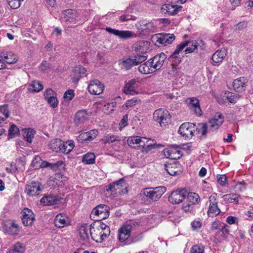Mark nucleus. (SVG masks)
I'll use <instances>...</instances> for the list:
<instances>
[{"label": "nucleus", "mask_w": 253, "mask_h": 253, "mask_svg": "<svg viewBox=\"0 0 253 253\" xmlns=\"http://www.w3.org/2000/svg\"><path fill=\"white\" fill-rule=\"evenodd\" d=\"M140 101V99L134 98L133 99L127 100L126 103L125 104V106L126 108L132 107L133 106H135L136 104L139 103Z\"/></svg>", "instance_id": "6e6d98bb"}, {"label": "nucleus", "mask_w": 253, "mask_h": 253, "mask_svg": "<svg viewBox=\"0 0 253 253\" xmlns=\"http://www.w3.org/2000/svg\"><path fill=\"white\" fill-rule=\"evenodd\" d=\"M139 81L137 79H131L126 83L123 92L126 94L135 95L139 93Z\"/></svg>", "instance_id": "1a4fd4ad"}, {"label": "nucleus", "mask_w": 253, "mask_h": 253, "mask_svg": "<svg viewBox=\"0 0 253 253\" xmlns=\"http://www.w3.org/2000/svg\"><path fill=\"white\" fill-rule=\"evenodd\" d=\"M35 220V217L33 211L28 208H25L22 211V220L23 223L27 226L32 225Z\"/></svg>", "instance_id": "f3484780"}, {"label": "nucleus", "mask_w": 253, "mask_h": 253, "mask_svg": "<svg viewBox=\"0 0 253 253\" xmlns=\"http://www.w3.org/2000/svg\"><path fill=\"white\" fill-rule=\"evenodd\" d=\"M74 91L72 89H68L64 94V98L68 100H71L74 97Z\"/></svg>", "instance_id": "bf43d9fd"}, {"label": "nucleus", "mask_w": 253, "mask_h": 253, "mask_svg": "<svg viewBox=\"0 0 253 253\" xmlns=\"http://www.w3.org/2000/svg\"><path fill=\"white\" fill-rule=\"evenodd\" d=\"M222 198L224 201L228 203H234L236 204L239 203V199H241L240 195L236 193L225 194L223 195Z\"/></svg>", "instance_id": "473e14b6"}, {"label": "nucleus", "mask_w": 253, "mask_h": 253, "mask_svg": "<svg viewBox=\"0 0 253 253\" xmlns=\"http://www.w3.org/2000/svg\"><path fill=\"white\" fill-rule=\"evenodd\" d=\"M108 207L106 205H99L93 209L92 211V215L96 216L102 212L104 210H108Z\"/></svg>", "instance_id": "09e8293b"}, {"label": "nucleus", "mask_w": 253, "mask_h": 253, "mask_svg": "<svg viewBox=\"0 0 253 253\" xmlns=\"http://www.w3.org/2000/svg\"><path fill=\"white\" fill-rule=\"evenodd\" d=\"M63 141L60 139L52 140L48 144L49 149L55 152H60Z\"/></svg>", "instance_id": "c756f323"}, {"label": "nucleus", "mask_w": 253, "mask_h": 253, "mask_svg": "<svg viewBox=\"0 0 253 253\" xmlns=\"http://www.w3.org/2000/svg\"><path fill=\"white\" fill-rule=\"evenodd\" d=\"M89 233L92 239L97 243H101L107 236H103V232L99 231L97 227L94 228L92 224L89 226Z\"/></svg>", "instance_id": "6ab92c4d"}, {"label": "nucleus", "mask_w": 253, "mask_h": 253, "mask_svg": "<svg viewBox=\"0 0 253 253\" xmlns=\"http://www.w3.org/2000/svg\"><path fill=\"white\" fill-rule=\"evenodd\" d=\"M209 207L208 214L210 217H214L218 215L220 210L217 206V194L212 193L209 198Z\"/></svg>", "instance_id": "423d86ee"}, {"label": "nucleus", "mask_w": 253, "mask_h": 253, "mask_svg": "<svg viewBox=\"0 0 253 253\" xmlns=\"http://www.w3.org/2000/svg\"><path fill=\"white\" fill-rule=\"evenodd\" d=\"M89 227L88 228L84 226H81L79 230L81 238L84 241H87L89 239Z\"/></svg>", "instance_id": "49530a36"}, {"label": "nucleus", "mask_w": 253, "mask_h": 253, "mask_svg": "<svg viewBox=\"0 0 253 253\" xmlns=\"http://www.w3.org/2000/svg\"><path fill=\"white\" fill-rule=\"evenodd\" d=\"M225 100H227L231 103H235L240 98V95L231 92H227L224 94Z\"/></svg>", "instance_id": "4c0bfd02"}, {"label": "nucleus", "mask_w": 253, "mask_h": 253, "mask_svg": "<svg viewBox=\"0 0 253 253\" xmlns=\"http://www.w3.org/2000/svg\"><path fill=\"white\" fill-rule=\"evenodd\" d=\"M193 204L189 203L186 202L184 203L182 205V209L184 211H189L192 210Z\"/></svg>", "instance_id": "69168bd1"}, {"label": "nucleus", "mask_w": 253, "mask_h": 253, "mask_svg": "<svg viewBox=\"0 0 253 253\" xmlns=\"http://www.w3.org/2000/svg\"><path fill=\"white\" fill-rule=\"evenodd\" d=\"M86 72V69L82 66H76L73 70V76L72 82L77 84L82 76L84 75Z\"/></svg>", "instance_id": "a878e982"}, {"label": "nucleus", "mask_w": 253, "mask_h": 253, "mask_svg": "<svg viewBox=\"0 0 253 253\" xmlns=\"http://www.w3.org/2000/svg\"><path fill=\"white\" fill-rule=\"evenodd\" d=\"M74 146L73 141L69 140L65 142H63L60 152L66 154H68L73 150Z\"/></svg>", "instance_id": "f704fd0d"}, {"label": "nucleus", "mask_w": 253, "mask_h": 253, "mask_svg": "<svg viewBox=\"0 0 253 253\" xmlns=\"http://www.w3.org/2000/svg\"><path fill=\"white\" fill-rule=\"evenodd\" d=\"M132 226L131 225L126 224L123 225L118 231V239L120 242L127 244V240L130 236V232L132 230Z\"/></svg>", "instance_id": "9d476101"}, {"label": "nucleus", "mask_w": 253, "mask_h": 253, "mask_svg": "<svg viewBox=\"0 0 253 253\" xmlns=\"http://www.w3.org/2000/svg\"><path fill=\"white\" fill-rule=\"evenodd\" d=\"M40 186L39 182L32 181L26 185L25 192L30 196H38L41 191Z\"/></svg>", "instance_id": "2eb2a0df"}, {"label": "nucleus", "mask_w": 253, "mask_h": 253, "mask_svg": "<svg viewBox=\"0 0 253 253\" xmlns=\"http://www.w3.org/2000/svg\"><path fill=\"white\" fill-rule=\"evenodd\" d=\"M186 103L188 108L194 112V113L198 116L202 115V111L201 110L199 100L195 97H189L186 100Z\"/></svg>", "instance_id": "9b49d317"}, {"label": "nucleus", "mask_w": 253, "mask_h": 253, "mask_svg": "<svg viewBox=\"0 0 253 253\" xmlns=\"http://www.w3.org/2000/svg\"><path fill=\"white\" fill-rule=\"evenodd\" d=\"M103 141L104 143L106 144L107 143H113L115 141H121V138L119 136L109 134L104 137Z\"/></svg>", "instance_id": "79ce46f5"}, {"label": "nucleus", "mask_w": 253, "mask_h": 253, "mask_svg": "<svg viewBox=\"0 0 253 253\" xmlns=\"http://www.w3.org/2000/svg\"><path fill=\"white\" fill-rule=\"evenodd\" d=\"M119 65L121 68L125 71L129 70L134 66L132 58H126L120 61Z\"/></svg>", "instance_id": "7c9ffc66"}, {"label": "nucleus", "mask_w": 253, "mask_h": 253, "mask_svg": "<svg viewBox=\"0 0 253 253\" xmlns=\"http://www.w3.org/2000/svg\"><path fill=\"white\" fill-rule=\"evenodd\" d=\"M104 85L98 80L91 81L88 85V91L92 94H101L104 89Z\"/></svg>", "instance_id": "dca6fc26"}, {"label": "nucleus", "mask_w": 253, "mask_h": 253, "mask_svg": "<svg viewBox=\"0 0 253 253\" xmlns=\"http://www.w3.org/2000/svg\"><path fill=\"white\" fill-rule=\"evenodd\" d=\"M133 49L136 53L145 54L150 50V42L139 41L134 44Z\"/></svg>", "instance_id": "aec40b11"}, {"label": "nucleus", "mask_w": 253, "mask_h": 253, "mask_svg": "<svg viewBox=\"0 0 253 253\" xmlns=\"http://www.w3.org/2000/svg\"><path fill=\"white\" fill-rule=\"evenodd\" d=\"M187 194L185 189L172 191L169 197V201L172 204H177L183 201Z\"/></svg>", "instance_id": "0eeeda50"}, {"label": "nucleus", "mask_w": 253, "mask_h": 253, "mask_svg": "<svg viewBox=\"0 0 253 253\" xmlns=\"http://www.w3.org/2000/svg\"><path fill=\"white\" fill-rule=\"evenodd\" d=\"M24 248L22 244L17 242L15 243L12 249L9 250L7 253H24Z\"/></svg>", "instance_id": "de8ad7c7"}, {"label": "nucleus", "mask_w": 253, "mask_h": 253, "mask_svg": "<svg viewBox=\"0 0 253 253\" xmlns=\"http://www.w3.org/2000/svg\"><path fill=\"white\" fill-rule=\"evenodd\" d=\"M151 141V140H148L145 137L132 136L128 138L127 143L132 148L135 147L134 144H139L140 146L142 147V152L143 153H147L152 148H154V145Z\"/></svg>", "instance_id": "7ed1b4c3"}, {"label": "nucleus", "mask_w": 253, "mask_h": 253, "mask_svg": "<svg viewBox=\"0 0 253 253\" xmlns=\"http://www.w3.org/2000/svg\"><path fill=\"white\" fill-rule=\"evenodd\" d=\"M109 215V208H108V210H104V211L102 212L99 213V214H98L96 215L97 217V218H96L95 220H101L102 219H106L107 218Z\"/></svg>", "instance_id": "13d9d810"}, {"label": "nucleus", "mask_w": 253, "mask_h": 253, "mask_svg": "<svg viewBox=\"0 0 253 253\" xmlns=\"http://www.w3.org/2000/svg\"><path fill=\"white\" fill-rule=\"evenodd\" d=\"M166 188L163 186L153 188H145L140 193V197L144 200L157 201L166 192Z\"/></svg>", "instance_id": "f03ea898"}, {"label": "nucleus", "mask_w": 253, "mask_h": 253, "mask_svg": "<svg viewBox=\"0 0 253 253\" xmlns=\"http://www.w3.org/2000/svg\"><path fill=\"white\" fill-rule=\"evenodd\" d=\"M48 104L53 108H55L58 106V101L56 97V94L52 96L49 98L45 99Z\"/></svg>", "instance_id": "603ef678"}, {"label": "nucleus", "mask_w": 253, "mask_h": 253, "mask_svg": "<svg viewBox=\"0 0 253 253\" xmlns=\"http://www.w3.org/2000/svg\"><path fill=\"white\" fill-rule=\"evenodd\" d=\"M144 27H142V30H146L148 31H152L154 29V24L152 22H149L148 23H144L142 22Z\"/></svg>", "instance_id": "680f3d73"}, {"label": "nucleus", "mask_w": 253, "mask_h": 253, "mask_svg": "<svg viewBox=\"0 0 253 253\" xmlns=\"http://www.w3.org/2000/svg\"><path fill=\"white\" fill-rule=\"evenodd\" d=\"M171 116L169 111L164 108L156 110L153 113V119L161 127H165L170 122Z\"/></svg>", "instance_id": "39448f33"}, {"label": "nucleus", "mask_w": 253, "mask_h": 253, "mask_svg": "<svg viewBox=\"0 0 253 253\" xmlns=\"http://www.w3.org/2000/svg\"><path fill=\"white\" fill-rule=\"evenodd\" d=\"M235 187V188H238L240 192H242L246 189V184L245 182L243 181L242 182H238Z\"/></svg>", "instance_id": "338daca9"}, {"label": "nucleus", "mask_w": 253, "mask_h": 253, "mask_svg": "<svg viewBox=\"0 0 253 253\" xmlns=\"http://www.w3.org/2000/svg\"><path fill=\"white\" fill-rule=\"evenodd\" d=\"M184 42L187 43L186 46H189L185 49L184 51L186 54L194 52L195 51L197 50L198 46L199 45L198 41L194 40L187 41L185 42Z\"/></svg>", "instance_id": "c9c22d12"}, {"label": "nucleus", "mask_w": 253, "mask_h": 253, "mask_svg": "<svg viewBox=\"0 0 253 253\" xmlns=\"http://www.w3.org/2000/svg\"><path fill=\"white\" fill-rule=\"evenodd\" d=\"M70 221L66 214L63 213L58 214L54 219L55 226L59 228H63L69 224Z\"/></svg>", "instance_id": "b1692460"}, {"label": "nucleus", "mask_w": 253, "mask_h": 253, "mask_svg": "<svg viewBox=\"0 0 253 253\" xmlns=\"http://www.w3.org/2000/svg\"><path fill=\"white\" fill-rule=\"evenodd\" d=\"M95 156L93 153H87L83 158V162L86 164H92L95 162Z\"/></svg>", "instance_id": "c03bdc74"}, {"label": "nucleus", "mask_w": 253, "mask_h": 253, "mask_svg": "<svg viewBox=\"0 0 253 253\" xmlns=\"http://www.w3.org/2000/svg\"><path fill=\"white\" fill-rule=\"evenodd\" d=\"M175 36L173 34H165L160 37L157 40L161 44L166 45L170 44L174 40Z\"/></svg>", "instance_id": "2f4dec72"}, {"label": "nucleus", "mask_w": 253, "mask_h": 253, "mask_svg": "<svg viewBox=\"0 0 253 253\" xmlns=\"http://www.w3.org/2000/svg\"><path fill=\"white\" fill-rule=\"evenodd\" d=\"M43 88V85L39 81H34L29 85V89L34 92H39Z\"/></svg>", "instance_id": "37998d69"}, {"label": "nucleus", "mask_w": 253, "mask_h": 253, "mask_svg": "<svg viewBox=\"0 0 253 253\" xmlns=\"http://www.w3.org/2000/svg\"><path fill=\"white\" fill-rule=\"evenodd\" d=\"M166 58V55L162 52L149 59L155 72L161 68Z\"/></svg>", "instance_id": "f8f14e48"}, {"label": "nucleus", "mask_w": 253, "mask_h": 253, "mask_svg": "<svg viewBox=\"0 0 253 253\" xmlns=\"http://www.w3.org/2000/svg\"><path fill=\"white\" fill-rule=\"evenodd\" d=\"M205 247L202 245H195L192 246L190 250V253H203Z\"/></svg>", "instance_id": "864d4df0"}, {"label": "nucleus", "mask_w": 253, "mask_h": 253, "mask_svg": "<svg viewBox=\"0 0 253 253\" xmlns=\"http://www.w3.org/2000/svg\"><path fill=\"white\" fill-rule=\"evenodd\" d=\"M226 55V50L225 49L217 50L211 57L212 64L213 66H218L223 61Z\"/></svg>", "instance_id": "a211bd4d"}, {"label": "nucleus", "mask_w": 253, "mask_h": 253, "mask_svg": "<svg viewBox=\"0 0 253 253\" xmlns=\"http://www.w3.org/2000/svg\"><path fill=\"white\" fill-rule=\"evenodd\" d=\"M247 80L245 77H240L234 80L233 82V87L238 92H242L245 90L246 84Z\"/></svg>", "instance_id": "393cba45"}, {"label": "nucleus", "mask_w": 253, "mask_h": 253, "mask_svg": "<svg viewBox=\"0 0 253 253\" xmlns=\"http://www.w3.org/2000/svg\"><path fill=\"white\" fill-rule=\"evenodd\" d=\"M56 93L51 88L46 89L44 93V97L45 100L49 98L52 96L56 95Z\"/></svg>", "instance_id": "e2e57ef3"}, {"label": "nucleus", "mask_w": 253, "mask_h": 253, "mask_svg": "<svg viewBox=\"0 0 253 253\" xmlns=\"http://www.w3.org/2000/svg\"><path fill=\"white\" fill-rule=\"evenodd\" d=\"M125 182L123 179H121L119 180L115 181L109 185L106 186V191H110L111 194L115 195L117 193H123L122 189L124 186H125Z\"/></svg>", "instance_id": "ddd939ff"}, {"label": "nucleus", "mask_w": 253, "mask_h": 253, "mask_svg": "<svg viewBox=\"0 0 253 253\" xmlns=\"http://www.w3.org/2000/svg\"><path fill=\"white\" fill-rule=\"evenodd\" d=\"M182 9V6L181 5L165 4L162 6L161 12L163 14L174 15L181 11Z\"/></svg>", "instance_id": "4468645a"}, {"label": "nucleus", "mask_w": 253, "mask_h": 253, "mask_svg": "<svg viewBox=\"0 0 253 253\" xmlns=\"http://www.w3.org/2000/svg\"><path fill=\"white\" fill-rule=\"evenodd\" d=\"M61 198L55 195H46L41 199V203L44 206L57 205L61 202Z\"/></svg>", "instance_id": "5701e85b"}, {"label": "nucleus", "mask_w": 253, "mask_h": 253, "mask_svg": "<svg viewBox=\"0 0 253 253\" xmlns=\"http://www.w3.org/2000/svg\"><path fill=\"white\" fill-rule=\"evenodd\" d=\"M187 199L189 203L195 205L198 204L200 201V198L199 195L196 193L190 192L187 194Z\"/></svg>", "instance_id": "58836bf2"}, {"label": "nucleus", "mask_w": 253, "mask_h": 253, "mask_svg": "<svg viewBox=\"0 0 253 253\" xmlns=\"http://www.w3.org/2000/svg\"><path fill=\"white\" fill-rule=\"evenodd\" d=\"M138 70L141 74H148L155 72L149 60L140 65L138 67Z\"/></svg>", "instance_id": "cd10ccee"}, {"label": "nucleus", "mask_w": 253, "mask_h": 253, "mask_svg": "<svg viewBox=\"0 0 253 253\" xmlns=\"http://www.w3.org/2000/svg\"><path fill=\"white\" fill-rule=\"evenodd\" d=\"M106 31L108 33L118 37L120 39H126L132 37L133 33L130 31H120L112 29L110 27H107Z\"/></svg>", "instance_id": "4be33fe9"}, {"label": "nucleus", "mask_w": 253, "mask_h": 253, "mask_svg": "<svg viewBox=\"0 0 253 253\" xmlns=\"http://www.w3.org/2000/svg\"><path fill=\"white\" fill-rule=\"evenodd\" d=\"M147 58V57L144 54H140V53H137V54L134 56V58H132V60L134 62V66L138 64H141L144 62Z\"/></svg>", "instance_id": "a18cd8bd"}, {"label": "nucleus", "mask_w": 253, "mask_h": 253, "mask_svg": "<svg viewBox=\"0 0 253 253\" xmlns=\"http://www.w3.org/2000/svg\"><path fill=\"white\" fill-rule=\"evenodd\" d=\"M24 139L29 143H32L35 131L30 128H24L22 130Z\"/></svg>", "instance_id": "72a5a7b5"}, {"label": "nucleus", "mask_w": 253, "mask_h": 253, "mask_svg": "<svg viewBox=\"0 0 253 253\" xmlns=\"http://www.w3.org/2000/svg\"><path fill=\"white\" fill-rule=\"evenodd\" d=\"M218 182L221 185L224 186L227 181V177L225 175L218 174L216 176Z\"/></svg>", "instance_id": "052dcab7"}, {"label": "nucleus", "mask_w": 253, "mask_h": 253, "mask_svg": "<svg viewBox=\"0 0 253 253\" xmlns=\"http://www.w3.org/2000/svg\"><path fill=\"white\" fill-rule=\"evenodd\" d=\"M187 43V42H182L178 44L175 50L170 55L169 57L170 59L173 60V59L177 58L180 51H182L186 46Z\"/></svg>", "instance_id": "a19ab883"}, {"label": "nucleus", "mask_w": 253, "mask_h": 253, "mask_svg": "<svg viewBox=\"0 0 253 253\" xmlns=\"http://www.w3.org/2000/svg\"><path fill=\"white\" fill-rule=\"evenodd\" d=\"M87 132L90 141L93 140L98 134V130L96 129H92Z\"/></svg>", "instance_id": "774afa93"}, {"label": "nucleus", "mask_w": 253, "mask_h": 253, "mask_svg": "<svg viewBox=\"0 0 253 253\" xmlns=\"http://www.w3.org/2000/svg\"><path fill=\"white\" fill-rule=\"evenodd\" d=\"M97 228L99 230V231H102L103 232V236H107V237L110 235V227L105 225V224L101 223L98 227H97Z\"/></svg>", "instance_id": "3c124183"}, {"label": "nucleus", "mask_w": 253, "mask_h": 253, "mask_svg": "<svg viewBox=\"0 0 253 253\" xmlns=\"http://www.w3.org/2000/svg\"><path fill=\"white\" fill-rule=\"evenodd\" d=\"M224 122L222 115L220 113H216L213 117L206 123L199 124L196 128L199 133L206 136L208 132H213L218 129Z\"/></svg>", "instance_id": "f257e3e1"}, {"label": "nucleus", "mask_w": 253, "mask_h": 253, "mask_svg": "<svg viewBox=\"0 0 253 253\" xmlns=\"http://www.w3.org/2000/svg\"><path fill=\"white\" fill-rule=\"evenodd\" d=\"M87 132H82L77 137V140L81 143L84 141H90Z\"/></svg>", "instance_id": "4d7b16f0"}, {"label": "nucleus", "mask_w": 253, "mask_h": 253, "mask_svg": "<svg viewBox=\"0 0 253 253\" xmlns=\"http://www.w3.org/2000/svg\"><path fill=\"white\" fill-rule=\"evenodd\" d=\"M24 0H7V3L11 8L17 9L21 5V1Z\"/></svg>", "instance_id": "5fc2aeb1"}, {"label": "nucleus", "mask_w": 253, "mask_h": 253, "mask_svg": "<svg viewBox=\"0 0 253 253\" xmlns=\"http://www.w3.org/2000/svg\"><path fill=\"white\" fill-rule=\"evenodd\" d=\"M10 115V111L7 104L0 106V120L5 121Z\"/></svg>", "instance_id": "e433bc0d"}, {"label": "nucleus", "mask_w": 253, "mask_h": 253, "mask_svg": "<svg viewBox=\"0 0 253 253\" xmlns=\"http://www.w3.org/2000/svg\"><path fill=\"white\" fill-rule=\"evenodd\" d=\"M40 68L41 71L46 72L50 68V65L47 62L43 61L40 65Z\"/></svg>", "instance_id": "0e129e2a"}, {"label": "nucleus", "mask_w": 253, "mask_h": 253, "mask_svg": "<svg viewBox=\"0 0 253 253\" xmlns=\"http://www.w3.org/2000/svg\"><path fill=\"white\" fill-rule=\"evenodd\" d=\"M165 170L170 175H178L181 173V168L180 164L177 163L167 164L164 166Z\"/></svg>", "instance_id": "412c9836"}, {"label": "nucleus", "mask_w": 253, "mask_h": 253, "mask_svg": "<svg viewBox=\"0 0 253 253\" xmlns=\"http://www.w3.org/2000/svg\"><path fill=\"white\" fill-rule=\"evenodd\" d=\"M5 231L8 234L16 235L19 231L18 224L14 222H9L4 226Z\"/></svg>", "instance_id": "bb28decb"}, {"label": "nucleus", "mask_w": 253, "mask_h": 253, "mask_svg": "<svg viewBox=\"0 0 253 253\" xmlns=\"http://www.w3.org/2000/svg\"><path fill=\"white\" fill-rule=\"evenodd\" d=\"M60 19L62 23H65L69 27L74 26L77 23H80L78 12L71 9L63 11L61 14Z\"/></svg>", "instance_id": "20e7f679"}, {"label": "nucleus", "mask_w": 253, "mask_h": 253, "mask_svg": "<svg viewBox=\"0 0 253 253\" xmlns=\"http://www.w3.org/2000/svg\"><path fill=\"white\" fill-rule=\"evenodd\" d=\"M195 125L190 123L182 124L179 127L178 133L185 138L190 139L194 135Z\"/></svg>", "instance_id": "6e6552de"}, {"label": "nucleus", "mask_w": 253, "mask_h": 253, "mask_svg": "<svg viewBox=\"0 0 253 253\" xmlns=\"http://www.w3.org/2000/svg\"><path fill=\"white\" fill-rule=\"evenodd\" d=\"M19 133V129L15 125H12L9 128L8 136L9 138H12Z\"/></svg>", "instance_id": "8fccbe9b"}, {"label": "nucleus", "mask_w": 253, "mask_h": 253, "mask_svg": "<svg viewBox=\"0 0 253 253\" xmlns=\"http://www.w3.org/2000/svg\"><path fill=\"white\" fill-rule=\"evenodd\" d=\"M1 58L9 64H14L18 60L17 56L12 53L6 54V55L3 56V57L1 56Z\"/></svg>", "instance_id": "ea45409f"}, {"label": "nucleus", "mask_w": 253, "mask_h": 253, "mask_svg": "<svg viewBox=\"0 0 253 253\" xmlns=\"http://www.w3.org/2000/svg\"><path fill=\"white\" fill-rule=\"evenodd\" d=\"M88 119V115L85 110H83L79 111L77 112L75 117V123L79 125L80 124L84 123Z\"/></svg>", "instance_id": "c85d7f7f"}]
</instances>
